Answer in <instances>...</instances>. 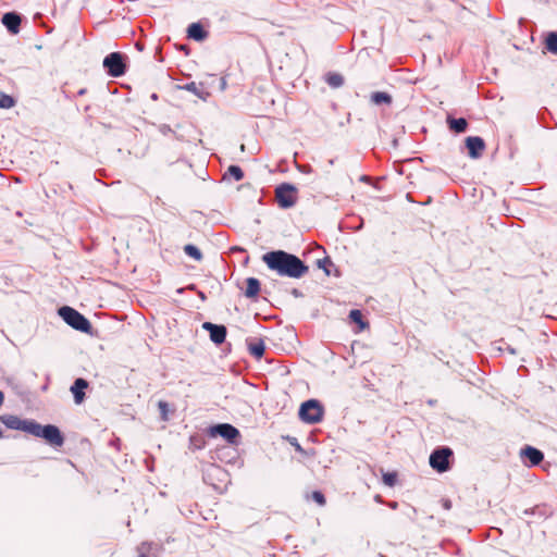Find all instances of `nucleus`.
<instances>
[{
    "label": "nucleus",
    "instance_id": "nucleus-13",
    "mask_svg": "<svg viewBox=\"0 0 557 557\" xmlns=\"http://www.w3.org/2000/svg\"><path fill=\"white\" fill-rule=\"evenodd\" d=\"M88 387V382L84 379H76L71 386V392L74 395L75 404L79 405L85 399V389Z\"/></svg>",
    "mask_w": 557,
    "mask_h": 557
},
{
    "label": "nucleus",
    "instance_id": "nucleus-1",
    "mask_svg": "<svg viewBox=\"0 0 557 557\" xmlns=\"http://www.w3.org/2000/svg\"><path fill=\"white\" fill-rule=\"evenodd\" d=\"M262 260L269 269L293 278L302 277L309 270L298 257L283 250L268 252L263 255Z\"/></svg>",
    "mask_w": 557,
    "mask_h": 557
},
{
    "label": "nucleus",
    "instance_id": "nucleus-19",
    "mask_svg": "<svg viewBox=\"0 0 557 557\" xmlns=\"http://www.w3.org/2000/svg\"><path fill=\"white\" fill-rule=\"evenodd\" d=\"M248 349L251 356H253L257 359H260L264 355L265 346L263 341L257 339L248 344Z\"/></svg>",
    "mask_w": 557,
    "mask_h": 557
},
{
    "label": "nucleus",
    "instance_id": "nucleus-11",
    "mask_svg": "<svg viewBox=\"0 0 557 557\" xmlns=\"http://www.w3.org/2000/svg\"><path fill=\"white\" fill-rule=\"evenodd\" d=\"M466 146L468 148L469 157L478 159L482 156L485 150V143L479 136H469L466 138Z\"/></svg>",
    "mask_w": 557,
    "mask_h": 557
},
{
    "label": "nucleus",
    "instance_id": "nucleus-9",
    "mask_svg": "<svg viewBox=\"0 0 557 557\" xmlns=\"http://www.w3.org/2000/svg\"><path fill=\"white\" fill-rule=\"evenodd\" d=\"M1 421L8 429L24 431L28 434H30V429L35 423L34 420L21 419L13 414L1 417Z\"/></svg>",
    "mask_w": 557,
    "mask_h": 557
},
{
    "label": "nucleus",
    "instance_id": "nucleus-15",
    "mask_svg": "<svg viewBox=\"0 0 557 557\" xmlns=\"http://www.w3.org/2000/svg\"><path fill=\"white\" fill-rule=\"evenodd\" d=\"M3 25L12 34H17L21 25V17L14 12L5 13L2 17Z\"/></svg>",
    "mask_w": 557,
    "mask_h": 557
},
{
    "label": "nucleus",
    "instance_id": "nucleus-10",
    "mask_svg": "<svg viewBox=\"0 0 557 557\" xmlns=\"http://www.w3.org/2000/svg\"><path fill=\"white\" fill-rule=\"evenodd\" d=\"M202 329L209 332L210 339L220 345L225 341L226 337V327L224 325L213 324L211 322H205L202 324Z\"/></svg>",
    "mask_w": 557,
    "mask_h": 557
},
{
    "label": "nucleus",
    "instance_id": "nucleus-27",
    "mask_svg": "<svg viewBox=\"0 0 557 557\" xmlns=\"http://www.w3.org/2000/svg\"><path fill=\"white\" fill-rule=\"evenodd\" d=\"M227 173L233 176L235 181H240L244 177L243 170L237 165H231Z\"/></svg>",
    "mask_w": 557,
    "mask_h": 557
},
{
    "label": "nucleus",
    "instance_id": "nucleus-29",
    "mask_svg": "<svg viewBox=\"0 0 557 557\" xmlns=\"http://www.w3.org/2000/svg\"><path fill=\"white\" fill-rule=\"evenodd\" d=\"M312 499H313L317 504H319L320 506H324V505H325V497H324V495H323L321 492H319V491H314V492L312 493Z\"/></svg>",
    "mask_w": 557,
    "mask_h": 557
},
{
    "label": "nucleus",
    "instance_id": "nucleus-28",
    "mask_svg": "<svg viewBox=\"0 0 557 557\" xmlns=\"http://www.w3.org/2000/svg\"><path fill=\"white\" fill-rule=\"evenodd\" d=\"M383 483L387 486H394L397 480V475L395 472H385L382 476Z\"/></svg>",
    "mask_w": 557,
    "mask_h": 557
},
{
    "label": "nucleus",
    "instance_id": "nucleus-32",
    "mask_svg": "<svg viewBox=\"0 0 557 557\" xmlns=\"http://www.w3.org/2000/svg\"><path fill=\"white\" fill-rule=\"evenodd\" d=\"M444 508L445 509H449L450 508V502L449 500H445L444 502Z\"/></svg>",
    "mask_w": 557,
    "mask_h": 557
},
{
    "label": "nucleus",
    "instance_id": "nucleus-30",
    "mask_svg": "<svg viewBox=\"0 0 557 557\" xmlns=\"http://www.w3.org/2000/svg\"><path fill=\"white\" fill-rule=\"evenodd\" d=\"M326 263H331V261L329 259L318 260V265L320 268H323L325 270L326 274H330L329 270L325 268Z\"/></svg>",
    "mask_w": 557,
    "mask_h": 557
},
{
    "label": "nucleus",
    "instance_id": "nucleus-8",
    "mask_svg": "<svg viewBox=\"0 0 557 557\" xmlns=\"http://www.w3.org/2000/svg\"><path fill=\"white\" fill-rule=\"evenodd\" d=\"M210 435H220L223 438H225L228 443L234 444L236 440L239 437V431L232 424L221 423L210 428Z\"/></svg>",
    "mask_w": 557,
    "mask_h": 557
},
{
    "label": "nucleus",
    "instance_id": "nucleus-18",
    "mask_svg": "<svg viewBox=\"0 0 557 557\" xmlns=\"http://www.w3.org/2000/svg\"><path fill=\"white\" fill-rule=\"evenodd\" d=\"M260 292V282L255 277H248L246 280L245 296L247 298H255Z\"/></svg>",
    "mask_w": 557,
    "mask_h": 557
},
{
    "label": "nucleus",
    "instance_id": "nucleus-12",
    "mask_svg": "<svg viewBox=\"0 0 557 557\" xmlns=\"http://www.w3.org/2000/svg\"><path fill=\"white\" fill-rule=\"evenodd\" d=\"M521 456L529 460V463H528L529 467L537 466L544 459V454L541 450H539L537 448L532 447V446H525L521 450Z\"/></svg>",
    "mask_w": 557,
    "mask_h": 557
},
{
    "label": "nucleus",
    "instance_id": "nucleus-4",
    "mask_svg": "<svg viewBox=\"0 0 557 557\" xmlns=\"http://www.w3.org/2000/svg\"><path fill=\"white\" fill-rule=\"evenodd\" d=\"M324 409L320 401L315 399H309L301 404L299 409V418L301 421L315 424L323 419Z\"/></svg>",
    "mask_w": 557,
    "mask_h": 557
},
{
    "label": "nucleus",
    "instance_id": "nucleus-20",
    "mask_svg": "<svg viewBox=\"0 0 557 557\" xmlns=\"http://www.w3.org/2000/svg\"><path fill=\"white\" fill-rule=\"evenodd\" d=\"M447 123L449 125V128L458 134L466 132V129L468 127V122L463 117H459V119L448 117Z\"/></svg>",
    "mask_w": 557,
    "mask_h": 557
},
{
    "label": "nucleus",
    "instance_id": "nucleus-14",
    "mask_svg": "<svg viewBox=\"0 0 557 557\" xmlns=\"http://www.w3.org/2000/svg\"><path fill=\"white\" fill-rule=\"evenodd\" d=\"M178 88L194 94L203 101H206L210 96V92L205 88L203 84H196L195 82L178 86Z\"/></svg>",
    "mask_w": 557,
    "mask_h": 557
},
{
    "label": "nucleus",
    "instance_id": "nucleus-17",
    "mask_svg": "<svg viewBox=\"0 0 557 557\" xmlns=\"http://www.w3.org/2000/svg\"><path fill=\"white\" fill-rule=\"evenodd\" d=\"M370 100L375 106L386 104L389 106L393 102V98L385 91H375L370 96Z\"/></svg>",
    "mask_w": 557,
    "mask_h": 557
},
{
    "label": "nucleus",
    "instance_id": "nucleus-26",
    "mask_svg": "<svg viewBox=\"0 0 557 557\" xmlns=\"http://www.w3.org/2000/svg\"><path fill=\"white\" fill-rule=\"evenodd\" d=\"M14 106V100L11 96L0 94V108L10 109Z\"/></svg>",
    "mask_w": 557,
    "mask_h": 557
},
{
    "label": "nucleus",
    "instance_id": "nucleus-33",
    "mask_svg": "<svg viewBox=\"0 0 557 557\" xmlns=\"http://www.w3.org/2000/svg\"><path fill=\"white\" fill-rule=\"evenodd\" d=\"M85 94H86V89H85V88H82V89H79V90L77 91V95H78V96H83V95H85Z\"/></svg>",
    "mask_w": 557,
    "mask_h": 557
},
{
    "label": "nucleus",
    "instance_id": "nucleus-23",
    "mask_svg": "<svg viewBox=\"0 0 557 557\" xmlns=\"http://www.w3.org/2000/svg\"><path fill=\"white\" fill-rule=\"evenodd\" d=\"M545 44H546V49L549 52L557 54V34L556 33L548 34V36L546 37Z\"/></svg>",
    "mask_w": 557,
    "mask_h": 557
},
{
    "label": "nucleus",
    "instance_id": "nucleus-24",
    "mask_svg": "<svg viewBox=\"0 0 557 557\" xmlns=\"http://www.w3.org/2000/svg\"><path fill=\"white\" fill-rule=\"evenodd\" d=\"M184 251L187 256H189L190 258L197 260V261H200L202 259V253L201 251L194 245H186L184 247Z\"/></svg>",
    "mask_w": 557,
    "mask_h": 557
},
{
    "label": "nucleus",
    "instance_id": "nucleus-21",
    "mask_svg": "<svg viewBox=\"0 0 557 557\" xmlns=\"http://www.w3.org/2000/svg\"><path fill=\"white\" fill-rule=\"evenodd\" d=\"M187 33L188 37L195 40H202L206 37V32L203 30L202 26L198 23L190 24L188 26Z\"/></svg>",
    "mask_w": 557,
    "mask_h": 557
},
{
    "label": "nucleus",
    "instance_id": "nucleus-34",
    "mask_svg": "<svg viewBox=\"0 0 557 557\" xmlns=\"http://www.w3.org/2000/svg\"><path fill=\"white\" fill-rule=\"evenodd\" d=\"M3 400H4V395H3V393L0 391V406L3 404Z\"/></svg>",
    "mask_w": 557,
    "mask_h": 557
},
{
    "label": "nucleus",
    "instance_id": "nucleus-16",
    "mask_svg": "<svg viewBox=\"0 0 557 557\" xmlns=\"http://www.w3.org/2000/svg\"><path fill=\"white\" fill-rule=\"evenodd\" d=\"M161 549L159 544L145 542L138 547V557H157Z\"/></svg>",
    "mask_w": 557,
    "mask_h": 557
},
{
    "label": "nucleus",
    "instance_id": "nucleus-31",
    "mask_svg": "<svg viewBox=\"0 0 557 557\" xmlns=\"http://www.w3.org/2000/svg\"><path fill=\"white\" fill-rule=\"evenodd\" d=\"M159 408L162 411L163 414L166 413L168 404L165 401H159Z\"/></svg>",
    "mask_w": 557,
    "mask_h": 557
},
{
    "label": "nucleus",
    "instance_id": "nucleus-6",
    "mask_svg": "<svg viewBox=\"0 0 557 557\" xmlns=\"http://www.w3.org/2000/svg\"><path fill=\"white\" fill-rule=\"evenodd\" d=\"M276 200L282 208H290L296 203L297 189L290 184H282L275 190Z\"/></svg>",
    "mask_w": 557,
    "mask_h": 557
},
{
    "label": "nucleus",
    "instance_id": "nucleus-22",
    "mask_svg": "<svg viewBox=\"0 0 557 557\" xmlns=\"http://www.w3.org/2000/svg\"><path fill=\"white\" fill-rule=\"evenodd\" d=\"M325 81L333 88H338L344 84V77L338 73H329Z\"/></svg>",
    "mask_w": 557,
    "mask_h": 557
},
{
    "label": "nucleus",
    "instance_id": "nucleus-5",
    "mask_svg": "<svg viewBox=\"0 0 557 557\" xmlns=\"http://www.w3.org/2000/svg\"><path fill=\"white\" fill-rule=\"evenodd\" d=\"M103 67L112 77H120L125 74V57L121 52H111L103 59Z\"/></svg>",
    "mask_w": 557,
    "mask_h": 557
},
{
    "label": "nucleus",
    "instance_id": "nucleus-7",
    "mask_svg": "<svg viewBox=\"0 0 557 557\" xmlns=\"http://www.w3.org/2000/svg\"><path fill=\"white\" fill-rule=\"evenodd\" d=\"M450 456L451 450L448 447L435 449L430 456V466L438 472H445L449 468Z\"/></svg>",
    "mask_w": 557,
    "mask_h": 557
},
{
    "label": "nucleus",
    "instance_id": "nucleus-25",
    "mask_svg": "<svg viewBox=\"0 0 557 557\" xmlns=\"http://www.w3.org/2000/svg\"><path fill=\"white\" fill-rule=\"evenodd\" d=\"M349 318L352 322L359 324L360 329L366 327V323L363 322L362 313L360 310H357V309L351 310L349 313Z\"/></svg>",
    "mask_w": 557,
    "mask_h": 557
},
{
    "label": "nucleus",
    "instance_id": "nucleus-3",
    "mask_svg": "<svg viewBox=\"0 0 557 557\" xmlns=\"http://www.w3.org/2000/svg\"><path fill=\"white\" fill-rule=\"evenodd\" d=\"M30 434L36 437H41L47 441L52 446H62L64 443V438L60 432V430L52 424L41 425L35 421L33 428L30 429Z\"/></svg>",
    "mask_w": 557,
    "mask_h": 557
},
{
    "label": "nucleus",
    "instance_id": "nucleus-2",
    "mask_svg": "<svg viewBox=\"0 0 557 557\" xmlns=\"http://www.w3.org/2000/svg\"><path fill=\"white\" fill-rule=\"evenodd\" d=\"M59 314L70 326L77 331L88 333L91 329L89 320L71 307H61Z\"/></svg>",
    "mask_w": 557,
    "mask_h": 557
}]
</instances>
